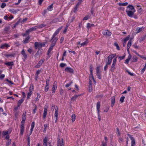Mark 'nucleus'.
<instances>
[{
    "label": "nucleus",
    "mask_w": 146,
    "mask_h": 146,
    "mask_svg": "<svg viewBox=\"0 0 146 146\" xmlns=\"http://www.w3.org/2000/svg\"><path fill=\"white\" fill-rule=\"evenodd\" d=\"M47 137H45L43 140V143L42 146H51V142H48Z\"/></svg>",
    "instance_id": "nucleus-1"
},
{
    "label": "nucleus",
    "mask_w": 146,
    "mask_h": 146,
    "mask_svg": "<svg viewBox=\"0 0 146 146\" xmlns=\"http://www.w3.org/2000/svg\"><path fill=\"white\" fill-rule=\"evenodd\" d=\"M115 56L114 54H112L110 55L108 57V61L107 62V64L109 65L111 64L112 59L115 57Z\"/></svg>",
    "instance_id": "nucleus-2"
},
{
    "label": "nucleus",
    "mask_w": 146,
    "mask_h": 146,
    "mask_svg": "<svg viewBox=\"0 0 146 146\" xmlns=\"http://www.w3.org/2000/svg\"><path fill=\"white\" fill-rule=\"evenodd\" d=\"M135 11H131V10H126V12L127 15L129 17H133L134 13Z\"/></svg>",
    "instance_id": "nucleus-3"
},
{
    "label": "nucleus",
    "mask_w": 146,
    "mask_h": 146,
    "mask_svg": "<svg viewBox=\"0 0 146 146\" xmlns=\"http://www.w3.org/2000/svg\"><path fill=\"white\" fill-rule=\"evenodd\" d=\"M116 58H114L113 61V63L111 67V68L110 69V70L111 72H113L115 69V66L116 63Z\"/></svg>",
    "instance_id": "nucleus-4"
},
{
    "label": "nucleus",
    "mask_w": 146,
    "mask_h": 146,
    "mask_svg": "<svg viewBox=\"0 0 146 146\" xmlns=\"http://www.w3.org/2000/svg\"><path fill=\"white\" fill-rule=\"evenodd\" d=\"M50 77H49V79H46V85L45 86L44 90L46 92H47L48 91V90L49 88V82L50 80Z\"/></svg>",
    "instance_id": "nucleus-5"
},
{
    "label": "nucleus",
    "mask_w": 146,
    "mask_h": 146,
    "mask_svg": "<svg viewBox=\"0 0 146 146\" xmlns=\"http://www.w3.org/2000/svg\"><path fill=\"white\" fill-rule=\"evenodd\" d=\"M65 71L70 73L73 74L74 73V70L73 69L69 67H66L65 69Z\"/></svg>",
    "instance_id": "nucleus-6"
},
{
    "label": "nucleus",
    "mask_w": 146,
    "mask_h": 146,
    "mask_svg": "<svg viewBox=\"0 0 146 146\" xmlns=\"http://www.w3.org/2000/svg\"><path fill=\"white\" fill-rule=\"evenodd\" d=\"M62 27H60L58 29H57L55 32L54 33L52 37V39H53V38L55 37V36L57 35L59 33L61 29L62 28Z\"/></svg>",
    "instance_id": "nucleus-7"
},
{
    "label": "nucleus",
    "mask_w": 146,
    "mask_h": 146,
    "mask_svg": "<svg viewBox=\"0 0 146 146\" xmlns=\"http://www.w3.org/2000/svg\"><path fill=\"white\" fill-rule=\"evenodd\" d=\"M44 61V59H42L40 60L39 62L38 63V64L35 66V68H39L41 65H42V63H43Z\"/></svg>",
    "instance_id": "nucleus-8"
},
{
    "label": "nucleus",
    "mask_w": 146,
    "mask_h": 146,
    "mask_svg": "<svg viewBox=\"0 0 146 146\" xmlns=\"http://www.w3.org/2000/svg\"><path fill=\"white\" fill-rule=\"evenodd\" d=\"M26 112L24 113L23 114L22 117V121L21 122V124H24L25 121L26 119Z\"/></svg>",
    "instance_id": "nucleus-9"
},
{
    "label": "nucleus",
    "mask_w": 146,
    "mask_h": 146,
    "mask_svg": "<svg viewBox=\"0 0 146 146\" xmlns=\"http://www.w3.org/2000/svg\"><path fill=\"white\" fill-rule=\"evenodd\" d=\"M35 47L36 49L38 48H41L42 46V44L41 43H38L37 42H35Z\"/></svg>",
    "instance_id": "nucleus-10"
},
{
    "label": "nucleus",
    "mask_w": 146,
    "mask_h": 146,
    "mask_svg": "<svg viewBox=\"0 0 146 146\" xmlns=\"http://www.w3.org/2000/svg\"><path fill=\"white\" fill-rule=\"evenodd\" d=\"M20 128V135H22L23 134L25 129L24 124H21Z\"/></svg>",
    "instance_id": "nucleus-11"
},
{
    "label": "nucleus",
    "mask_w": 146,
    "mask_h": 146,
    "mask_svg": "<svg viewBox=\"0 0 146 146\" xmlns=\"http://www.w3.org/2000/svg\"><path fill=\"white\" fill-rule=\"evenodd\" d=\"M36 27H33L32 28H31L29 29H28V30H27L26 31V34H28L29 33L31 32L32 31H35L36 30V29L37 28Z\"/></svg>",
    "instance_id": "nucleus-12"
},
{
    "label": "nucleus",
    "mask_w": 146,
    "mask_h": 146,
    "mask_svg": "<svg viewBox=\"0 0 146 146\" xmlns=\"http://www.w3.org/2000/svg\"><path fill=\"white\" fill-rule=\"evenodd\" d=\"M102 33L104 35L107 36H110L111 34V33L108 30H105L103 31Z\"/></svg>",
    "instance_id": "nucleus-13"
},
{
    "label": "nucleus",
    "mask_w": 146,
    "mask_h": 146,
    "mask_svg": "<svg viewBox=\"0 0 146 146\" xmlns=\"http://www.w3.org/2000/svg\"><path fill=\"white\" fill-rule=\"evenodd\" d=\"M21 54L23 55V56L25 59H26L27 58V55L24 50H22L21 51Z\"/></svg>",
    "instance_id": "nucleus-14"
},
{
    "label": "nucleus",
    "mask_w": 146,
    "mask_h": 146,
    "mask_svg": "<svg viewBox=\"0 0 146 146\" xmlns=\"http://www.w3.org/2000/svg\"><path fill=\"white\" fill-rule=\"evenodd\" d=\"M111 106L113 107L114 105L115 102V97L113 96L111 98Z\"/></svg>",
    "instance_id": "nucleus-15"
},
{
    "label": "nucleus",
    "mask_w": 146,
    "mask_h": 146,
    "mask_svg": "<svg viewBox=\"0 0 146 146\" xmlns=\"http://www.w3.org/2000/svg\"><path fill=\"white\" fill-rule=\"evenodd\" d=\"M127 8H129V10H131V11H135L133 6L131 5H129L127 7Z\"/></svg>",
    "instance_id": "nucleus-16"
},
{
    "label": "nucleus",
    "mask_w": 146,
    "mask_h": 146,
    "mask_svg": "<svg viewBox=\"0 0 146 146\" xmlns=\"http://www.w3.org/2000/svg\"><path fill=\"white\" fill-rule=\"evenodd\" d=\"M24 100V99L22 98L19 100L17 103L18 107H20L21 104L23 102Z\"/></svg>",
    "instance_id": "nucleus-17"
},
{
    "label": "nucleus",
    "mask_w": 146,
    "mask_h": 146,
    "mask_svg": "<svg viewBox=\"0 0 146 146\" xmlns=\"http://www.w3.org/2000/svg\"><path fill=\"white\" fill-rule=\"evenodd\" d=\"M55 82H54V84L53 86L52 89V93H55V91L57 87L56 85H55Z\"/></svg>",
    "instance_id": "nucleus-18"
},
{
    "label": "nucleus",
    "mask_w": 146,
    "mask_h": 146,
    "mask_svg": "<svg viewBox=\"0 0 146 146\" xmlns=\"http://www.w3.org/2000/svg\"><path fill=\"white\" fill-rule=\"evenodd\" d=\"M47 110L46 108H44V110L43 113V118L44 119L47 113Z\"/></svg>",
    "instance_id": "nucleus-19"
},
{
    "label": "nucleus",
    "mask_w": 146,
    "mask_h": 146,
    "mask_svg": "<svg viewBox=\"0 0 146 146\" xmlns=\"http://www.w3.org/2000/svg\"><path fill=\"white\" fill-rule=\"evenodd\" d=\"M80 95H76L73 96L72 97L71 99V102H72L73 101H74L76 100V99Z\"/></svg>",
    "instance_id": "nucleus-20"
},
{
    "label": "nucleus",
    "mask_w": 146,
    "mask_h": 146,
    "mask_svg": "<svg viewBox=\"0 0 146 146\" xmlns=\"http://www.w3.org/2000/svg\"><path fill=\"white\" fill-rule=\"evenodd\" d=\"M30 39V37L29 36H28L25 40H23V43L24 44H26L28 43L29 42V40Z\"/></svg>",
    "instance_id": "nucleus-21"
},
{
    "label": "nucleus",
    "mask_w": 146,
    "mask_h": 146,
    "mask_svg": "<svg viewBox=\"0 0 146 146\" xmlns=\"http://www.w3.org/2000/svg\"><path fill=\"white\" fill-rule=\"evenodd\" d=\"M90 74H91V75H92V78H93V79L94 80V77H93V73H92V72H93V66L91 65H90Z\"/></svg>",
    "instance_id": "nucleus-22"
},
{
    "label": "nucleus",
    "mask_w": 146,
    "mask_h": 146,
    "mask_svg": "<svg viewBox=\"0 0 146 146\" xmlns=\"http://www.w3.org/2000/svg\"><path fill=\"white\" fill-rule=\"evenodd\" d=\"M94 25L93 24H91L88 23L87 24V27L88 29H89L92 27H94Z\"/></svg>",
    "instance_id": "nucleus-23"
},
{
    "label": "nucleus",
    "mask_w": 146,
    "mask_h": 146,
    "mask_svg": "<svg viewBox=\"0 0 146 146\" xmlns=\"http://www.w3.org/2000/svg\"><path fill=\"white\" fill-rule=\"evenodd\" d=\"M76 116L74 114H73L71 116L72 121V122L74 121L76 119Z\"/></svg>",
    "instance_id": "nucleus-24"
},
{
    "label": "nucleus",
    "mask_w": 146,
    "mask_h": 146,
    "mask_svg": "<svg viewBox=\"0 0 146 146\" xmlns=\"http://www.w3.org/2000/svg\"><path fill=\"white\" fill-rule=\"evenodd\" d=\"M137 61V58L136 56H135L133 57L132 58V62H136Z\"/></svg>",
    "instance_id": "nucleus-25"
},
{
    "label": "nucleus",
    "mask_w": 146,
    "mask_h": 146,
    "mask_svg": "<svg viewBox=\"0 0 146 146\" xmlns=\"http://www.w3.org/2000/svg\"><path fill=\"white\" fill-rule=\"evenodd\" d=\"M5 64L8 66H12L13 65V62H8L5 63Z\"/></svg>",
    "instance_id": "nucleus-26"
},
{
    "label": "nucleus",
    "mask_w": 146,
    "mask_h": 146,
    "mask_svg": "<svg viewBox=\"0 0 146 146\" xmlns=\"http://www.w3.org/2000/svg\"><path fill=\"white\" fill-rule=\"evenodd\" d=\"M5 56L7 57L11 56V57H14L15 55V54L14 53L10 54H5Z\"/></svg>",
    "instance_id": "nucleus-27"
},
{
    "label": "nucleus",
    "mask_w": 146,
    "mask_h": 146,
    "mask_svg": "<svg viewBox=\"0 0 146 146\" xmlns=\"http://www.w3.org/2000/svg\"><path fill=\"white\" fill-rule=\"evenodd\" d=\"M100 67H97L96 68V72L97 74L101 73V72L100 71Z\"/></svg>",
    "instance_id": "nucleus-28"
},
{
    "label": "nucleus",
    "mask_w": 146,
    "mask_h": 146,
    "mask_svg": "<svg viewBox=\"0 0 146 146\" xmlns=\"http://www.w3.org/2000/svg\"><path fill=\"white\" fill-rule=\"evenodd\" d=\"M131 146H135V142L134 139L133 138V139H131Z\"/></svg>",
    "instance_id": "nucleus-29"
},
{
    "label": "nucleus",
    "mask_w": 146,
    "mask_h": 146,
    "mask_svg": "<svg viewBox=\"0 0 146 146\" xmlns=\"http://www.w3.org/2000/svg\"><path fill=\"white\" fill-rule=\"evenodd\" d=\"M131 40H129L127 44V48H129L130 46H131Z\"/></svg>",
    "instance_id": "nucleus-30"
},
{
    "label": "nucleus",
    "mask_w": 146,
    "mask_h": 146,
    "mask_svg": "<svg viewBox=\"0 0 146 146\" xmlns=\"http://www.w3.org/2000/svg\"><path fill=\"white\" fill-rule=\"evenodd\" d=\"M88 43V40H86L82 43L80 44V45H81V46H84L86 45Z\"/></svg>",
    "instance_id": "nucleus-31"
},
{
    "label": "nucleus",
    "mask_w": 146,
    "mask_h": 146,
    "mask_svg": "<svg viewBox=\"0 0 146 146\" xmlns=\"http://www.w3.org/2000/svg\"><path fill=\"white\" fill-rule=\"evenodd\" d=\"M58 108H57V109H55V114L54 116L55 117H58Z\"/></svg>",
    "instance_id": "nucleus-32"
},
{
    "label": "nucleus",
    "mask_w": 146,
    "mask_h": 146,
    "mask_svg": "<svg viewBox=\"0 0 146 146\" xmlns=\"http://www.w3.org/2000/svg\"><path fill=\"white\" fill-rule=\"evenodd\" d=\"M58 40V38L56 37H54V38L53 39H52V38L51 39V40H52V42L56 44V42Z\"/></svg>",
    "instance_id": "nucleus-33"
},
{
    "label": "nucleus",
    "mask_w": 146,
    "mask_h": 146,
    "mask_svg": "<svg viewBox=\"0 0 146 146\" xmlns=\"http://www.w3.org/2000/svg\"><path fill=\"white\" fill-rule=\"evenodd\" d=\"M46 26V25H45L44 24H41L40 25H39L38 26H36L37 27V28H41L44 27H45Z\"/></svg>",
    "instance_id": "nucleus-34"
},
{
    "label": "nucleus",
    "mask_w": 146,
    "mask_h": 146,
    "mask_svg": "<svg viewBox=\"0 0 146 146\" xmlns=\"http://www.w3.org/2000/svg\"><path fill=\"white\" fill-rule=\"evenodd\" d=\"M53 4H51L47 8V10L49 11H51L52 9Z\"/></svg>",
    "instance_id": "nucleus-35"
},
{
    "label": "nucleus",
    "mask_w": 146,
    "mask_h": 146,
    "mask_svg": "<svg viewBox=\"0 0 146 146\" xmlns=\"http://www.w3.org/2000/svg\"><path fill=\"white\" fill-rule=\"evenodd\" d=\"M118 4L119 6H125L127 5L128 3L127 2L124 3H119Z\"/></svg>",
    "instance_id": "nucleus-36"
},
{
    "label": "nucleus",
    "mask_w": 146,
    "mask_h": 146,
    "mask_svg": "<svg viewBox=\"0 0 146 146\" xmlns=\"http://www.w3.org/2000/svg\"><path fill=\"white\" fill-rule=\"evenodd\" d=\"M142 29V28H137L136 30L137 33H138L140 32H141Z\"/></svg>",
    "instance_id": "nucleus-37"
},
{
    "label": "nucleus",
    "mask_w": 146,
    "mask_h": 146,
    "mask_svg": "<svg viewBox=\"0 0 146 146\" xmlns=\"http://www.w3.org/2000/svg\"><path fill=\"white\" fill-rule=\"evenodd\" d=\"M33 90V86L32 84H31L29 88V91L32 92Z\"/></svg>",
    "instance_id": "nucleus-38"
},
{
    "label": "nucleus",
    "mask_w": 146,
    "mask_h": 146,
    "mask_svg": "<svg viewBox=\"0 0 146 146\" xmlns=\"http://www.w3.org/2000/svg\"><path fill=\"white\" fill-rule=\"evenodd\" d=\"M117 134L118 136H120L121 135V133L120 131L119 130V128H117Z\"/></svg>",
    "instance_id": "nucleus-39"
},
{
    "label": "nucleus",
    "mask_w": 146,
    "mask_h": 146,
    "mask_svg": "<svg viewBox=\"0 0 146 146\" xmlns=\"http://www.w3.org/2000/svg\"><path fill=\"white\" fill-rule=\"evenodd\" d=\"M11 143V139L8 140L6 143V146H8Z\"/></svg>",
    "instance_id": "nucleus-40"
},
{
    "label": "nucleus",
    "mask_w": 146,
    "mask_h": 146,
    "mask_svg": "<svg viewBox=\"0 0 146 146\" xmlns=\"http://www.w3.org/2000/svg\"><path fill=\"white\" fill-rule=\"evenodd\" d=\"M37 97L35 100V101H37L39 100V98H40V96L39 93L37 94Z\"/></svg>",
    "instance_id": "nucleus-41"
},
{
    "label": "nucleus",
    "mask_w": 146,
    "mask_h": 146,
    "mask_svg": "<svg viewBox=\"0 0 146 146\" xmlns=\"http://www.w3.org/2000/svg\"><path fill=\"white\" fill-rule=\"evenodd\" d=\"M125 98V97L124 96L121 97L120 98V101L121 102V103H122L123 102Z\"/></svg>",
    "instance_id": "nucleus-42"
},
{
    "label": "nucleus",
    "mask_w": 146,
    "mask_h": 146,
    "mask_svg": "<svg viewBox=\"0 0 146 146\" xmlns=\"http://www.w3.org/2000/svg\"><path fill=\"white\" fill-rule=\"evenodd\" d=\"M9 133V132L8 131H4L3 132V135H7Z\"/></svg>",
    "instance_id": "nucleus-43"
},
{
    "label": "nucleus",
    "mask_w": 146,
    "mask_h": 146,
    "mask_svg": "<svg viewBox=\"0 0 146 146\" xmlns=\"http://www.w3.org/2000/svg\"><path fill=\"white\" fill-rule=\"evenodd\" d=\"M100 102H98L97 104V109H100Z\"/></svg>",
    "instance_id": "nucleus-44"
},
{
    "label": "nucleus",
    "mask_w": 146,
    "mask_h": 146,
    "mask_svg": "<svg viewBox=\"0 0 146 146\" xmlns=\"http://www.w3.org/2000/svg\"><path fill=\"white\" fill-rule=\"evenodd\" d=\"M64 144L63 139H61L60 140V146H64Z\"/></svg>",
    "instance_id": "nucleus-45"
},
{
    "label": "nucleus",
    "mask_w": 146,
    "mask_h": 146,
    "mask_svg": "<svg viewBox=\"0 0 146 146\" xmlns=\"http://www.w3.org/2000/svg\"><path fill=\"white\" fill-rule=\"evenodd\" d=\"M9 27H6L5 28L4 31L6 32H7L9 31Z\"/></svg>",
    "instance_id": "nucleus-46"
},
{
    "label": "nucleus",
    "mask_w": 146,
    "mask_h": 146,
    "mask_svg": "<svg viewBox=\"0 0 146 146\" xmlns=\"http://www.w3.org/2000/svg\"><path fill=\"white\" fill-rule=\"evenodd\" d=\"M109 108L108 107H105V109L104 110V111L106 112H107L108 111Z\"/></svg>",
    "instance_id": "nucleus-47"
},
{
    "label": "nucleus",
    "mask_w": 146,
    "mask_h": 146,
    "mask_svg": "<svg viewBox=\"0 0 146 146\" xmlns=\"http://www.w3.org/2000/svg\"><path fill=\"white\" fill-rule=\"evenodd\" d=\"M60 67L63 68L66 66V64L64 63H61L60 64Z\"/></svg>",
    "instance_id": "nucleus-48"
},
{
    "label": "nucleus",
    "mask_w": 146,
    "mask_h": 146,
    "mask_svg": "<svg viewBox=\"0 0 146 146\" xmlns=\"http://www.w3.org/2000/svg\"><path fill=\"white\" fill-rule=\"evenodd\" d=\"M130 36L129 35L127 36L124 39V41L126 42L127 40H128Z\"/></svg>",
    "instance_id": "nucleus-49"
},
{
    "label": "nucleus",
    "mask_w": 146,
    "mask_h": 146,
    "mask_svg": "<svg viewBox=\"0 0 146 146\" xmlns=\"http://www.w3.org/2000/svg\"><path fill=\"white\" fill-rule=\"evenodd\" d=\"M114 45L116 47L117 49V50H120L119 47L117 43H114Z\"/></svg>",
    "instance_id": "nucleus-50"
},
{
    "label": "nucleus",
    "mask_w": 146,
    "mask_h": 146,
    "mask_svg": "<svg viewBox=\"0 0 146 146\" xmlns=\"http://www.w3.org/2000/svg\"><path fill=\"white\" fill-rule=\"evenodd\" d=\"M6 5V4L5 3H3L1 4V7L2 8H4Z\"/></svg>",
    "instance_id": "nucleus-51"
},
{
    "label": "nucleus",
    "mask_w": 146,
    "mask_h": 146,
    "mask_svg": "<svg viewBox=\"0 0 146 146\" xmlns=\"http://www.w3.org/2000/svg\"><path fill=\"white\" fill-rule=\"evenodd\" d=\"M6 80L9 83L11 84H13V83L10 80H9L8 79H6Z\"/></svg>",
    "instance_id": "nucleus-52"
},
{
    "label": "nucleus",
    "mask_w": 146,
    "mask_h": 146,
    "mask_svg": "<svg viewBox=\"0 0 146 146\" xmlns=\"http://www.w3.org/2000/svg\"><path fill=\"white\" fill-rule=\"evenodd\" d=\"M97 76H98V78L100 79H101V73L97 74Z\"/></svg>",
    "instance_id": "nucleus-53"
},
{
    "label": "nucleus",
    "mask_w": 146,
    "mask_h": 146,
    "mask_svg": "<svg viewBox=\"0 0 146 146\" xmlns=\"http://www.w3.org/2000/svg\"><path fill=\"white\" fill-rule=\"evenodd\" d=\"M35 126V122H33L32 123L31 125V128L33 129Z\"/></svg>",
    "instance_id": "nucleus-54"
},
{
    "label": "nucleus",
    "mask_w": 146,
    "mask_h": 146,
    "mask_svg": "<svg viewBox=\"0 0 146 146\" xmlns=\"http://www.w3.org/2000/svg\"><path fill=\"white\" fill-rule=\"evenodd\" d=\"M5 75L4 74H2L0 75V78L2 80L5 77Z\"/></svg>",
    "instance_id": "nucleus-55"
},
{
    "label": "nucleus",
    "mask_w": 146,
    "mask_h": 146,
    "mask_svg": "<svg viewBox=\"0 0 146 146\" xmlns=\"http://www.w3.org/2000/svg\"><path fill=\"white\" fill-rule=\"evenodd\" d=\"M119 142L120 143L121 142H122L123 141V139L121 137H119Z\"/></svg>",
    "instance_id": "nucleus-56"
},
{
    "label": "nucleus",
    "mask_w": 146,
    "mask_h": 146,
    "mask_svg": "<svg viewBox=\"0 0 146 146\" xmlns=\"http://www.w3.org/2000/svg\"><path fill=\"white\" fill-rule=\"evenodd\" d=\"M72 83V81L71 82H70L69 83V84H66V86H65L66 87H68L69 86H70L71 84Z\"/></svg>",
    "instance_id": "nucleus-57"
},
{
    "label": "nucleus",
    "mask_w": 146,
    "mask_h": 146,
    "mask_svg": "<svg viewBox=\"0 0 146 146\" xmlns=\"http://www.w3.org/2000/svg\"><path fill=\"white\" fill-rule=\"evenodd\" d=\"M92 86H90L89 87V91L90 92L92 91Z\"/></svg>",
    "instance_id": "nucleus-58"
},
{
    "label": "nucleus",
    "mask_w": 146,
    "mask_h": 146,
    "mask_svg": "<svg viewBox=\"0 0 146 146\" xmlns=\"http://www.w3.org/2000/svg\"><path fill=\"white\" fill-rule=\"evenodd\" d=\"M102 146H106L107 145V144L106 142H104L103 141L102 143Z\"/></svg>",
    "instance_id": "nucleus-59"
},
{
    "label": "nucleus",
    "mask_w": 146,
    "mask_h": 146,
    "mask_svg": "<svg viewBox=\"0 0 146 146\" xmlns=\"http://www.w3.org/2000/svg\"><path fill=\"white\" fill-rule=\"evenodd\" d=\"M125 56H120L119 57V58L120 59V60H121L123 59L125 57Z\"/></svg>",
    "instance_id": "nucleus-60"
},
{
    "label": "nucleus",
    "mask_w": 146,
    "mask_h": 146,
    "mask_svg": "<svg viewBox=\"0 0 146 146\" xmlns=\"http://www.w3.org/2000/svg\"><path fill=\"white\" fill-rule=\"evenodd\" d=\"M37 106H35V108H34V109L33 110V113H35L36 112V110H37Z\"/></svg>",
    "instance_id": "nucleus-61"
},
{
    "label": "nucleus",
    "mask_w": 146,
    "mask_h": 146,
    "mask_svg": "<svg viewBox=\"0 0 146 146\" xmlns=\"http://www.w3.org/2000/svg\"><path fill=\"white\" fill-rule=\"evenodd\" d=\"M127 72L128 73V74L130 75H131V76H134V74L133 73H131L129 71H127Z\"/></svg>",
    "instance_id": "nucleus-62"
},
{
    "label": "nucleus",
    "mask_w": 146,
    "mask_h": 146,
    "mask_svg": "<svg viewBox=\"0 0 146 146\" xmlns=\"http://www.w3.org/2000/svg\"><path fill=\"white\" fill-rule=\"evenodd\" d=\"M89 18V17L88 16H86L83 19V20H87Z\"/></svg>",
    "instance_id": "nucleus-63"
},
{
    "label": "nucleus",
    "mask_w": 146,
    "mask_h": 146,
    "mask_svg": "<svg viewBox=\"0 0 146 146\" xmlns=\"http://www.w3.org/2000/svg\"><path fill=\"white\" fill-rule=\"evenodd\" d=\"M129 60H130L127 58L125 60V63L126 64H128Z\"/></svg>",
    "instance_id": "nucleus-64"
}]
</instances>
